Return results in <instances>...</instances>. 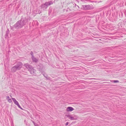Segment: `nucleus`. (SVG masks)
I'll return each mask as SVG.
<instances>
[{"label": "nucleus", "instance_id": "nucleus-1", "mask_svg": "<svg viewBox=\"0 0 126 126\" xmlns=\"http://www.w3.org/2000/svg\"><path fill=\"white\" fill-rule=\"evenodd\" d=\"M28 22V19L25 18L17 21L13 26L16 29H19L25 25Z\"/></svg>", "mask_w": 126, "mask_h": 126}, {"label": "nucleus", "instance_id": "nucleus-2", "mask_svg": "<svg viewBox=\"0 0 126 126\" xmlns=\"http://www.w3.org/2000/svg\"><path fill=\"white\" fill-rule=\"evenodd\" d=\"M22 67V64L21 62H18L16 65L13 67L11 69L12 71L15 72L16 70H19Z\"/></svg>", "mask_w": 126, "mask_h": 126}, {"label": "nucleus", "instance_id": "nucleus-3", "mask_svg": "<svg viewBox=\"0 0 126 126\" xmlns=\"http://www.w3.org/2000/svg\"><path fill=\"white\" fill-rule=\"evenodd\" d=\"M82 7L85 10H91L94 9V7L92 5H83Z\"/></svg>", "mask_w": 126, "mask_h": 126}, {"label": "nucleus", "instance_id": "nucleus-4", "mask_svg": "<svg viewBox=\"0 0 126 126\" xmlns=\"http://www.w3.org/2000/svg\"><path fill=\"white\" fill-rule=\"evenodd\" d=\"M24 66L29 70V71L30 70L33 68V67L28 63H26V64H24Z\"/></svg>", "mask_w": 126, "mask_h": 126}, {"label": "nucleus", "instance_id": "nucleus-5", "mask_svg": "<svg viewBox=\"0 0 126 126\" xmlns=\"http://www.w3.org/2000/svg\"><path fill=\"white\" fill-rule=\"evenodd\" d=\"M45 3L46 5L47 6V7H48V6L52 4L53 3L52 1H50L48 2H46Z\"/></svg>", "mask_w": 126, "mask_h": 126}, {"label": "nucleus", "instance_id": "nucleus-6", "mask_svg": "<svg viewBox=\"0 0 126 126\" xmlns=\"http://www.w3.org/2000/svg\"><path fill=\"white\" fill-rule=\"evenodd\" d=\"M74 109L72 107H68L67 109L66 110L67 111H72L74 110Z\"/></svg>", "mask_w": 126, "mask_h": 126}, {"label": "nucleus", "instance_id": "nucleus-7", "mask_svg": "<svg viewBox=\"0 0 126 126\" xmlns=\"http://www.w3.org/2000/svg\"><path fill=\"white\" fill-rule=\"evenodd\" d=\"M30 73L31 74L34 75L35 74V73L36 72V70L33 69V68H32L30 70Z\"/></svg>", "mask_w": 126, "mask_h": 126}, {"label": "nucleus", "instance_id": "nucleus-8", "mask_svg": "<svg viewBox=\"0 0 126 126\" xmlns=\"http://www.w3.org/2000/svg\"><path fill=\"white\" fill-rule=\"evenodd\" d=\"M67 117L71 120H76L77 119V118H75L74 117H72L70 115H68Z\"/></svg>", "mask_w": 126, "mask_h": 126}, {"label": "nucleus", "instance_id": "nucleus-9", "mask_svg": "<svg viewBox=\"0 0 126 126\" xmlns=\"http://www.w3.org/2000/svg\"><path fill=\"white\" fill-rule=\"evenodd\" d=\"M41 7L42 9H43V10H44L47 9V7L44 3V4L42 5L41 6Z\"/></svg>", "mask_w": 126, "mask_h": 126}, {"label": "nucleus", "instance_id": "nucleus-10", "mask_svg": "<svg viewBox=\"0 0 126 126\" xmlns=\"http://www.w3.org/2000/svg\"><path fill=\"white\" fill-rule=\"evenodd\" d=\"M11 99L14 102V103L16 105L18 104V102L16 100V99L13 98L11 97Z\"/></svg>", "mask_w": 126, "mask_h": 126}, {"label": "nucleus", "instance_id": "nucleus-11", "mask_svg": "<svg viewBox=\"0 0 126 126\" xmlns=\"http://www.w3.org/2000/svg\"><path fill=\"white\" fill-rule=\"evenodd\" d=\"M32 59L33 61L35 62H37L38 61V59L35 57L34 56L32 57Z\"/></svg>", "mask_w": 126, "mask_h": 126}, {"label": "nucleus", "instance_id": "nucleus-12", "mask_svg": "<svg viewBox=\"0 0 126 126\" xmlns=\"http://www.w3.org/2000/svg\"><path fill=\"white\" fill-rule=\"evenodd\" d=\"M41 13V11L39 10L38 9H37L36 10V14H40V13Z\"/></svg>", "mask_w": 126, "mask_h": 126}, {"label": "nucleus", "instance_id": "nucleus-13", "mask_svg": "<svg viewBox=\"0 0 126 126\" xmlns=\"http://www.w3.org/2000/svg\"><path fill=\"white\" fill-rule=\"evenodd\" d=\"M30 54L32 55V57L34 56H33V53L32 51H31Z\"/></svg>", "mask_w": 126, "mask_h": 126}, {"label": "nucleus", "instance_id": "nucleus-14", "mask_svg": "<svg viewBox=\"0 0 126 126\" xmlns=\"http://www.w3.org/2000/svg\"><path fill=\"white\" fill-rule=\"evenodd\" d=\"M112 81V82L114 83H117L119 82V81L117 80H113Z\"/></svg>", "mask_w": 126, "mask_h": 126}, {"label": "nucleus", "instance_id": "nucleus-15", "mask_svg": "<svg viewBox=\"0 0 126 126\" xmlns=\"http://www.w3.org/2000/svg\"><path fill=\"white\" fill-rule=\"evenodd\" d=\"M7 100L10 103H11L12 102V100L10 98V99H7Z\"/></svg>", "mask_w": 126, "mask_h": 126}, {"label": "nucleus", "instance_id": "nucleus-16", "mask_svg": "<svg viewBox=\"0 0 126 126\" xmlns=\"http://www.w3.org/2000/svg\"><path fill=\"white\" fill-rule=\"evenodd\" d=\"M17 105V106L19 108H20L21 109L23 110L22 108H21V107H20L19 103Z\"/></svg>", "mask_w": 126, "mask_h": 126}, {"label": "nucleus", "instance_id": "nucleus-17", "mask_svg": "<svg viewBox=\"0 0 126 126\" xmlns=\"http://www.w3.org/2000/svg\"><path fill=\"white\" fill-rule=\"evenodd\" d=\"M6 98L7 100V99H10V97L8 96H6Z\"/></svg>", "mask_w": 126, "mask_h": 126}, {"label": "nucleus", "instance_id": "nucleus-18", "mask_svg": "<svg viewBox=\"0 0 126 126\" xmlns=\"http://www.w3.org/2000/svg\"><path fill=\"white\" fill-rule=\"evenodd\" d=\"M39 65H38V66L37 67V68L39 69V71H41L42 70V69H41L39 68Z\"/></svg>", "mask_w": 126, "mask_h": 126}, {"label": "nucleus", "instance_id": "nucleus-19", "mask_svg": "<svg viewBox=\"0 0 126 126\" xmlns=\"http://www.w3.org/2000/svg\"><path fill=\"white\" fill-rule=\"evenodd\" d=\"M32 123L34 124V125L35 124V123L32 120Z\"/></svg>", "mask_w": 126, "mask_h": 126}, {"label": "nucleus", "instance_id": "nucleus-20", "mask_svg": "<svg viewBox=\"0 0 126 126\" xmlns=\"http://www.w3.org/2000/svg\"><path fill=\"white\" fill-rule=\"evenodd\" d=\"M34 125L35 126H39L36 123H35V124H34Z\"/></svg>", "mask_w": 126, "mask_h": 126}, {"label": "nucleus", "instance_id": "nucleus-21", "mask_svg": "<svg viewBox=\"0 0 126 126\" xmlns=\"http://www.w3.org/2000/svg\"><path fill=\"white\" fill-rule=\"evenodd\" d=\"M44 75V76H45L46 78L47 79H49V78H48L47 77L45 76L44 75Z\"/></svg>", "mask_w": 126, "mask_h": 126}, {"label": "nucleus", "instance_id": "nucleus-22", "mask_svg": "<svg viewBox=\"0 0 126 126\" xmlns=\"http://www.w3.org/2000/svg\"><path fill=\"white\" fill-rule=\"evenodd\" d=\"M68 122H67L66 124H65V125L66 126H67L68 125Z\"/></svg>", "mask_w": 126, "mask_h": 126}, {"label": "nucleus", "instance_id": "nucleus-23", "mask_svg": "<svg viewBox=\"0 0 126 126\" xmlns=\"http://www.w3.org/2000/svg\"><path fill=\"white\" fill-rule=\"evenodd\" d=\"M51 9H49V13L50 12V11L51 12Z\"/></svg>", "mask_w": 126, "mask_h": 126}, {"label": "nucleus", "instance_id": "nucleus-24", "mask_svg": "<svg viewBox=\"0 0 126 126\" xmlns=\"http://www.w3.org/2000/svg\"><path fill=\"white\" fill-rule=\"evenodd\" d=\"M24 121L25 122V120Z\"/></svg>", "mask_w": 126, "mask_h": 126}, {"label": "nucleus", "instance_id": "nucleus-25", "mask_svg": "<svg viewBox=\"0 0 126 126\" xmlns=\"http://www.w3.org/2000/svg\"><path fill=\"white\" fill-rule=\"evenodd\" d=\"M24 121L25 122V120Z\"/></svg>", "mask_w": 126, "mask_h": 126}]
</instances>
